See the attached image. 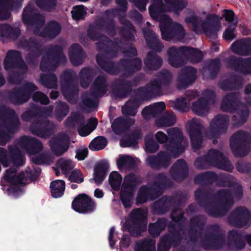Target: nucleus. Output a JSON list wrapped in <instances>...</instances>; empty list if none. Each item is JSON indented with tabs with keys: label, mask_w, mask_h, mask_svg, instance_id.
<instances>
[{
	"label": "nucleus",
	"mask_w": 251,
	"mask_h": 251,
	"mask_svg": "<svg viewBox=\"0 0 251 251\" xmlns=\"http://www.w3.org/2000/svg\"><path fill=\"white\" fill-rule=\"evenodd\" d=\"M151 0L149 10L152 18L160 22V28L164 40L169 41L173 37L178 40L183 39L185 32L183 26L179 23L173 22L167 15L163 14L164 12H170L176 15L188 5L187 0Z\"/></svg>",
	"instance_id": "f257e3e1"
},
{
	"label": "nucleus",
	"mask_w": 251,
	"mask_h": 251,
	"mask_svg": "<svg viewBox=\"0 0 251 251\" xmlns=\"http://www.w3.org/2000/svg\"><path fill=\"white\" fill-rule=\"evenodd\" d=\"M219 20V17L215 14L202 12L199 16L192 15L186 18L185 21L187 23L192 24L196 33H205L210 37L221 29V25L216 22Z\"/></svg>",
	"instance_id": "f03ea898"
},
{
	"label": "nucleus",
	"mask_w": 251,
	"mask_h": 251,
	"mask_svg": "<svg viewBox=\"0 0 251 251\" xmlns=\"http://www.w3.org/2000/svg\"><path fill=\"white\" fill-rule=\"evenodd\" d=\"M169 62L174 67H179L181 66L178 57L181 55L186 56L193 62L200 61L202 57L201 52L198 49H193L187 47L180 48H171L168 50Z\"/></svg>",
	"instance_id": "7ed1b4c3"
},
{
	"label": "nucleus",
	"mask_w": 251,
	"mask_h": 251,
	"mask_svg": "<svg viewBox=\"0 0 251 251\" xmlns=\"http://www.w3.org/2000/svg\"><path fill=\"white\" fill-rule=\"evenodd\" d=\"M137 184V179L134 175L126 176L124 180L121 191V198L125 207H129L132 203L133 191Z\"/></svg>",
	"instance_id": "20e7f679"
},
{
	"label": "nucleus",
	"mask_w": 251,
	"mask_h": 251,
	"mask_svg": "<svg viewBox=\"0 0 251 251\" xmlns=\"http://www.w3.org/2000/svg\"><path fill=\"white\" fill-rule=\"evenodd\" d=\"M169 139L171 140L172 145L167 150L171 152V155L176 157L181 153L187 146L186 141L183 139L181 132L178 129L171 128L168 131Z\"/></svg>",
	"instance_id": "39448f33"
},
{
	"label": "nucleus",
	"mask_w": 251,
	"mask_h": 251,
	"mask_svg": "<svg viewBox=\"0 0 251 251\" xmlns=\"http://www.w3.org/2000/svg\"><path fill=\"white\" fill-rule=\"evenodd\" d=\"M72 207L79 213H90L94 210L96 205L87 195L79 194L73 201Z\"/></svg>",
	"instance_id": "423d86ee"
},
{
	"label": "nucleus",
	"mask_w": 251,
	"mask_h": 251,
	"mask_svg": "<svg viewBox=\"0 0 251 251\" xmlns=\"http://www.w3.org/2000/svg\"><path fill=\"white\" fill-rule=\"evenodd\" d=\"M69 138L66 134H61L53 138L50 142V146L52 151L56 155H61L68 149Z\"/></svg>",
	"instance_id": "0eeeda50"
},
{
	"label": "nucleus",
	"mask_w": 251,
	"mask_h": 251,
	"mask_svg": "<svg viewBox=\"0 0 251 251\" xmlns=\"http://www.w3.org/2000/svg\"><path fill=\"white\" fill-rule=\"evenodd\" d=\"M228 121L227 117L225 116H217L211 122L210 124L211 129L207 135L209 136L212 134V136H216L218 133L224 131Z\"/></svg>",
	"instance_id": "6e6552de"
},
{
	"label": "nucleus",
	"mask_w": 251,
	"mask_h": 251,
	"mask_svg": "<svg viewBox=\"0 0 251 251\" xmlns=\"http://www.w3.org/2000/svg\"><path fill=\"white\" fill-rule=\"evenodd\" d=\"M233 52L242 55L251 54V40L249 39L237 40L232 46Z\"/></svg>",
	"instance_id": "1a4fd4ad"
},
{
	"label": "nucleus",
	"mask_w": 251,
	"mask_h": 251,
	"mask_svg": "<svg viewBox=\"0 0 251 251\" xmlns=\"http://www.w3.org/2000/svg\"><path fill=\"white\" fill-rule=\"evenodd\" d=\"M196 70L190 67L184 69L178 77V81L182 86H186L196 79Z\"/></svg>",
	"instance_id": "9d476101"
},
{
	"label": "nucleus",
	"mask_w": 251,
	"mask_h": 251,
	"mask_svg": "<svg viewBox=\"0 0 251 251\" xmlns=\"http://www.w3.org/2000/svg\"><path fill=\"white\" fill-rule=\"evenodd\" d=\"M205 99L201 98L192 104V109L197 115H203L209 109V99L210 98L207 95Z\"/></svg>",
	"instance_id": "9b49d317"
},
{
	"label": "nucleus",
	"mask_w": 251,
	"mask_h": 251,
	"mask_svg": "<svg viewBox=\"0 0 251 251\" xmlns=\"http://www.w3.org/2000/svg\"><path fill=\"white\" fill-rule=\"evenodd\" d=\"M134 123V120L133 119L119 117L114 120L112 125V127L114 132L118 134Z\"/></svg>",
	"instance_id": "f8f14e48"
},
{
	"label": "nucleus",
	"mask_w": 251,
	"mask_h": 251,
	"mask_svg": "<svg viewBox=\"0 0 251 251\" xmlns=\"http://www.w3.org/2000/svg\"><path fill=\"white\" fill-rule=\"evenodd\" d=\"M3 178L6 181L14 184H25L26 183L25 174L22 173L19 176H17L15 175V170L13 169L8 170Z\"/></svg>",
	"instance_id": "ddd939ff"
},
{
	"label": "nucleus",
	"mask_w": 251,
	"mask_h": 251,
	"mask_svg": "<svg viewBox=\"0 0 251 251\" xmlns=\"http://www.w3.org/2000/svg\"><path fill=\"white\" fill-rule=\"evenodd\" d=\"M165 108V103L163 102H160L146 107L142 111V114L145 119H148L151 116L160 113Z\"/></svg>",
	"instance_id": "4468645a"
},
{
	"label": "nucleus",
	"mask_w": 251,
	"mask_h": 251,
	"mask_svg": "<svg viewBox=\"0 0 251 251\" xmlns=\"http://www.w3.org/2000/svg\"><path fill=\"white\" fill-rule=\"evenodd\" d=\"M50 187L52 196L55 198H59L64 194L65 183L62 180H54L50 183Z\"/></svg>",
	"instance_id": "2eb2a0df"
},
{
	"label": "nucleus",
	"mask_w": 251,
	"mask_h": 251,
	"mask_svg": "<svg viewBox=\"0 0 251 251\" xmlns=\"http://www.w3.org/2000/svg\"><path fill=\"white\" fill-rule=\"evenodd\" d=\"M21 2L22 0H0V19L4 20L9 16V9L14 1Z\"/></svg>",
	"instance_id": "dca6fc26"
},
{
	"label": "nucleus",
	"mask_w": 251,
	"mask_h": 251,
	"mask_svg": "<svg viewBox=\"0 0 251 251\" xmlns=\"http://www.w3.org/2000/svg\"><path fill=\"white\" fill-rule=\"evenodd\" d=\"M82 49L77 44L73 45L69 49V55L72 63L75 66L81 64L82 61L79 58V55L81 52Z\"/></svg>",
	"instance_id": "f3484780"
},
{
	"label": "nucleus",
	"mask_w": 251,
	"mask_h": 251,
	"mask_svg": "<svg viewBox=\"0 0 251 251\" xmlns=\"http://www.w3.org/2000/svg\"><path fill=\"white\" fill-rule=\"evenodd\" d=\"M21 58V55L19 52L15 50L9 51L4 61L5 69L8 70L11 68Z\"/></svg>",
	"instance_id": "a211bd4d"
},
{
	"label": "nucleus",
	"mask_w": 251,
	"mask_h": 251,
	"mask_svg": "<svg viewBox=\"0 0 251 251\" xmlns=\"http://www.w3.org/2000/svg\"><path fill=\"white\" fill-rule=\"evenodd\" d=\"M98 122L96 118L91 119L86 126L80 125L78 131L81 136H86L93 131L97 126Z\"/></svg>",
	"instance_id": "6ab92c4d"
},
{
	"label": "nucleus",
	"mask_w": 251,
	"mask_h": 251,
	"mask_svg": "<svg viewBox=\"0 0 251 251\" xmlns=\"http://www.w3.org/2000/svg\"><path fill=\"white\" fill-rule=\"evenodd\" d=\"M37 15H34L33 8L30 4L25 8L23 14V20L26 25H30L33 22H38Z\"/></svg>",
	"instance_id": "aec40b11"
},
{
	"label": "nucleus",
	"mask_w": 251,
	"mask_h": 251,
	"mask_svg": "<svg viewBox=\"0 0 251 251\" xmlns=\"http://www.w3.org/2000/svg\"><path fill=\"white\" fill-rule=\"evenodd\" d=\"M162 60L159 56L151 52L148 54V58L146 60L145 64L151 69H156L162 64Z\"/></svg>",
	"instance_id": "412c9836"
},
{
	"label": "nucleus",
	"mask_w": 251,
	"mask_h": 251,
	"mask_svg": "<svg viewBox=\"0 0 251 251\" xmlns=\"http://www.w3.org/2000/svg\"><path fill=\"white\" fill-rule=\"evenodd\" d=\"M107 140L102 136H99L93 139L89 144V149L93 151L103 149L107 145Z\"/></svg>",
	"instance_id": "4be33fe9"
},
{
	"label": "nucleus",
	"mask_w": 251,
	"mask_h": 251,
	"mask_svg": "<svg viewBox=\"0 0 251 251\" xmlns=\"http://www.w3.org/2000/svg\"><path fill=\"white\" fill-rule=\"evenodd\" d=\"M139 104L137 100H129L122 107L123 114L134 116L137 112V108Z\"/></svg>",
	"instance_id": "5701e85b"
},
{
	"label": "nucleus",
	"mask_w": 251,
	"mask_h": 251,
	"mask_svg": "<svg viewBox=\"0 0 251 251\" xmlns=\"http://www.w3.org/2000/svg\"><path fill=\"white\" fill-rule=\"evenodd\" d=\"M60 31V27L59 24L55 22H51L49 25V35L46 33H39L37 30L35 31L36 34H39L44 36H49V37H54L56 36Z\"/></svg>",
	"instance_id": "b1692460"
},
{
	"label": "nucleus",
	"mask_w": 251,
	"mask_h": 251,
	"mask_svg": "<svg viewBox=\"0 0 251 251\" xmlns=\"http://www.w3.org/2000/svg\"><path fill=\"white\" fill-rule=\"evenodd\" d=\"M150 34L151 35V39L148 37V35L145 32L144 33L148 45L150 48L156 50H160L163 48L162 45L158 42V40L156 38V35L154 33L151 32Z\"/></svg>",
	"instance_id": "393cba45"
},
{
	"label": "nucleus",
	"mask_w": 251,
	"mask_h": 251,
	"mask_svg": "<svg viewBox=\"0 0 251 251\" xmlns=\"http://www.w3.org/2000/svg\"><path fill=\"white\" fill-rule=\"evenodd\" d=\"M176 121L175 115L172 113L167 114L161 120L156 121V124L159 126H168L174 125Z\"/></svg>",
	"instance_id": "a878e982"
},
{
	"label": "nucleus",
	"mask_w": 251,
	"mask_h": 251,
	"mask_svg": "<svg viewBox=\"0 0 251 251\" xmlns=\"http://www.w3.org/2000/svg\"><path fill=\"white\" fill-rule=\"evenodd\" d=\"M57 166L63 174H67L75 166V164L70 159L61 158L57 162Z\"/></svg>",
	"instance_id": "bb28decb"
},
{
	"label": "nucleus",
	"mask_w": 251,
	"mask_h": 251,
	"mask_svg": "<svg viewBox=\"0 0 251 251\" xmlns=\"http://www.w3.org/2000/svg\"><path fill=\"white\" fill-rule=\"evenodd\" d=\"M245 134L246 133L244 132L240 131L235 134L231 138L230 146L234 154L236 155L243 156L247 154L246 153L238 152L234 145L236 142H238L239 141L242 139L245 136Z\"/></svg>",
	"instance_id": "cd10ccee"
},
{
	"label": "nucleus",
	"mask_w": 251,
	"mask_h": 251,
	"mask_svg": "<svg viewBox=\"0 0 251 251\" xmlns=\"http://www.w3.org/2000/svg\"><path fill=\"white\" fill-rule=\"evenodd\" d=\"M122 177L117 172L114 171L110 173L109 177V182L111 187L115 190H117L121 185Z\"/></svg>",
	"instance_id": "c85d7f7f"
},
{
	"label": "nucleus",
	"mask_w": 251,
	"mask_h": 251,
	"mask_svg": "<svg viewBox=\"0 0 251 251\" xmlns=\"http://www.w3.org/2000/svg\"><path fill=\"white\" fill-rule=\"evenodd\" d=\"M165 227V221H158L154 224H151L149 226V232L153 236H158L161 230Z\"/></svg>",
	"instance_id": "c756f323"
},
{
	"label": "nucleus",
	"mask_w": 251,
	"mask_h": 251,
	"mask_svg": "<svg viewBox=\"0 0 251 251\" xmlns=\"http://www.w3.org/2000/svg\"><path fill=\"white\" fill-rule=\"evenodd\" d=\"M197 96V93L196 92H191L188 94L186 98L177 101L176 103L177 108L182 111L185 110L189 101Z\"/></svg>",
	"instance_id": "7c9ffc66"
},
{
	"label": "nucleus",
	"mask_w": 251,
	"mask_h": 251,
	"mask_svg": "<svg viewBox=\"0 0 251 251\" xmlns=\"http://www.w3.org/2000/svg\"><path fill=\"white\" fill-rule=\"evenodd\" d=\"M190 136L193 148L194 149L199 148L201 142V136L200 130L191 131Z\"/></svg>",
	"instance_id": "2f4dec72"
},
{
	"label": "nucleus",
	"mask_w": 251,
	"mask_h": 251,
	"mask_svg": "<svg viewBox=\"0 0 251 251\" xmlns=\"http://www.w3.org/2000/svg\"><path fill=\"white\" fill-rule=\"evenodd\" d=\"M30 143L31 149H27L26 150L30 156L36 154L42 149V145L41 142L35 139L30 138Z\"/></svg>",
	"instance_id": "473e14b6"
},
{
	"label": "nucleus",
	"mask_w": 251,
	"mask_h": 251,
	"mask_svg": "<svg viewBox=\"0 0 251 251\" xmlns=\"http://www.w3.org/2000/svg\"><path fill=\"white\" fill-rule=\"evenodd\" d=\"M56 0H36L37 5L41 8L50 10L56 4Z\"/></svg>",
	"instance_id": "72a5a7b5"
},
{
	"label": "nucleus",
	"mask_w": 251,
	"mask_h": 251,
	"mask_svg": "<svg viewBox=\"0 0 251 251\" xmlns=\"http://www.w3.org/2000/svg\"><path fill=\"white\" fill-rule=\"evenodd\" d=\"M69 179L72 182L80 183L84 181V176L80 170L75 169L71 173Z\"/></svg>",
	"instance_id": "f704fd0d"
},
{
	"label": "nucleus",
	"mask_w": 251,
	"mask_h": 251,
	"mask_svg": "<svg viewBox=\"0 0 251 251\" xmlns=\"http://www.w3.org/2000/svg\"><path fill=\"white\" fill-rule=\"evenodd\" d=\"M71 13L74 19L78 20L83 18L86 14V10L83 5H78L74 7Z\"/></svg>",
	"instance_id": "c9c22d12"
},
{
	"label": "nucleus",
	"mask_w": 251,
	"mask_h": 251,
	"mask_svg": "<svg viewBox=\"0 0 251 251\" xmlns=\"http://www.w3.org/2000/svg\"><path fill=\"white\" fill-rule=\"evenodd\" d=\"M236 22L231 24L229 26V27L224 32V37L226 40L230 42L236 37V35L234 33V30L236 26Z\"/></svg>",
	"instance_id": "e433bc0d"
},
{
	"label": "nucleus",
	"mask_w": 251,
	"mask_h": 251,
	"mask_svg": "<svg viewBox=\"0 0 251 251\" xmlns=\"http://www.w3.org/2000/svg\"><path fill=\"white\" fill-rule=\"evenodd\" d=\"M150 191L146 187H141L139 191L137 196V202L139 203H143L149 199V195Z\"/></svg>",
	"instance_id": "4c0bfd02"
},
{
	"label": "nucleus",
	"mask_w": 251,
	"mask_h": 251,
	"mask_svg": "<svg viewBox=\"0 0 251 251\" xmlns=\"http://www.w3.org/2000/svg\"><path fill=\"white\" fill-rule=\"evenodd\" d=\"M138 251H155V242L153 240L144 242Z\"/></svg>",
	"instance_id": "58836bf2"
},
{
	"label": "nucleus",
	"mask_w": 251,
	"mask_h": 251,
	"mask_svg": "<svg viewBox=\"0 0 251 251\" xmlns=\"http://www.w3.org/2000/svg\"><path fill=\"white\" fill-rule=\"evenodd\" d=\"M132 161V159L128 156H120L117 161V166L121 169L124 167L128 166Z\"/></svg>",
	"instance_id": "ea45409f"
},
{
	"label": "nucleus",
	"mask_w": 251,
	"mask_h": 251,
	"mask_svg": "<svg viewBox=\"0 0 251 251\" xmlns=\"http://www.w3.org/2000/svg\"><path fill=\"white\" fill-rule=\"evenodd\" d=\"M33 99L34 101L40 102L42 104H47L49 101L48 97L41 92H37L35 93Z\"/></svg>",
	"instance_id": "a19ab883"
},
{
	"label": "nucleus",
	"mask_w": 251,
	"mask_h": 251,
	"mask_svg": "<svg viewBox=\"0 0 251 251\" xmlns=\"http://www.w3.org/2000/svg\"><path fill=\"white\" fill-rule=\"evenodd\" d=\"M146 214V211L141 209H137L133 210L130 216L134 219H141L144 218Z\"/></svg>",
	"instance_id": "79ce46f5"
},
{
	"label": "nucleus",
	"mask_w": 251,
	"mask_h": 251,
	"mask_svg": "<svg viewBox=\"0 0 251 251\" xmlns=\"http://www.w3.org/2000/svg\"><path fill=\"white\" fill-rule=\"evenodd\" d=\"M104 167L103 168V172L100 171L99 169H96L94 176V181L97 184H100L104 178Z\"/></svg>",
	"instance_id": "37998d69"
},
{
	"label": "nucleus",
	"mask_w": 251,
	"mask_h": 251,
	"mask_svg": "<svg viewBox=\"0 0 251 251\" xmlns=\"http://www.w3.org/2000/svg\"><path fill=\"white\" fill-rule=\"evenodd\" d=\"M187 168L186 164L183 160H178L172 168V171L180 172Z\"/></svg>",
	"instance_id": "c03bdc74"
},
{
	"label": "nucleus",
	"mask_w": 251,
	"mask_h": 251,
	"mask_svg": "<svg viewBox=\"0 0 251 251\" xmlns=\"http://www.w3.org/2000/svg\"><path fill=\"white\" fill-rule=\"evenodd\" d=\"M140 10L145 11L149 0H130Z\"/></svg>",
	"instance_id": "a18cd8bd"
},
{
	"label": "nucleus",
	"mask_w": 251,
	"mask_h": 251,
	"mask_svg": "<svg viewBox=\"0 0 251 251\" xmlns=\"http://www.w3.org/2000/svg\"><path fill=\"white\" fill-rule=\"evenodd\" d=\"M13 29L6 25H0V37L8 35L12 33Z\"/></svg>",
	"instance_id": "49530a36"
},
{
	"label": "nucleus",
	"mask_w": 251,
	"mask_h": 251,
	"mask_svg": "<svg viewBox=\"0 0 251 251\" xmlns=\"http://www.w3.org/2000/svg\"><path fill=\"white\" fill-rule=\"evenodd\" d=\"M236 214L239 216L243 217L244 220L249 218L248 221L251 222V217L250 216V214L246 208L244 207H240L237 209Z\"/></svg>",
	"instance_id": "de8ad7c7"
},
{
	"label": "nucleus",
	"mask_w": 251,
	"mask_h": 251,
	"mask_svg": "<svg viewBox=\"0 0 251 251\" xmlns=\"http://www.w3.org/2000/svg\"><path fill=\"white\" fill-rule=\"evenodd\" d=\"M217 166L219 168L227 171H230L233 169V167L230 163L226 158H223L222 162L217 165Z\"/></svg>",
	"instance_id": "09e8293b"
},
{
	"label": "nucleus",
	"mask_w": 251,
	"mask_h": 251,
	"mask_svg": "<svg viewBox=\"0 0 251 251\" xmlns=\"http://www.w3.org/2000/svg\"><path fill=\"white\" fill-rule=\"evenodd\" d=\"M137 142L136 141H133L132 139H129L126 140V139H122L120 142V145L123 147H135L137 146Z\"/></svg>",
	"instance_id": "8fccbe9b"
},
{
	"label": "nucleus",
	"mask_w": 251,
	"mask_h": 251,
	"mask_svg": "<svg viewBox=\"0 0 251 251\" xmlns=\"http://www.w3.org/2000/svg\"><path fill=\"white\" fill-rule=\"evenodd\" d=\"M146 149L148 152H154L158 150V146L153 142H146Z\"/></svg>",
	"instance_id": "3c124183"
},
{
	"label": "nucleus",
	"mask_w": 251,
	"mask_h": 251,
	"mask_svg": "<svg viewBox=\"0 0 251 251\" xmlns=\"http://www.w3.org/2000/svg\"><path fill=\"white\" fill-rule=\"evenodd\" d=\"M88 150L87 148H82L78 150L76 154V157L79 160H83L87 156Z\"/></svg>",
	"instance_id": "603ef678"
},
{
	"label": "nucleus",
	"mask_w": 251,
	"mask_h": 251,
	"mask_svg": "<svg viewBox=\"0 0 251 251\" xmlns=\"http://www.w3.org/2000/svg\"><path fill=\"white\" fill-rule=\"evenodd\" d=\"M43 77H42V82L44 85L47 86V87L50 88H55L56 86V77L54 75H51L50 78V82H44Z\"/></svg>",
	"instance_id": "864d4df0"
},
{
	"label": "nucleus",
	"mask_w": 251,
	"mask_h": 251,
	"mask_svg": "<svg viewBox=\"0 0 251 251\" xmlns=\"http://www.w3.org/2000/svg\"><path fill=\"white\" fill-rule=\"evenodd\" d=\"M160 87V83L159 81H155L148 86L147 91L154 92L157 90Z\"/></svg>",
	"instance_id": "5fc2aeb1"
},
{
	"label": "nucleus",
	"mask_w": 251,
	"mask_h": 251,
	"mask_svg": "<svg viewBox=\"0 0 251 251\" xmlns=\"http://www.w3.org/2000/svg\"><path fill=\"white\" fill-rule=\"evenodd\" d=\"M223 17L225 18L226 21L232 22L233 21L234 13L232 11L225 10L224 11Z\"/></svg>",
	"instance_id": "6e6d98bb"
},
{
	"label": "nucleus",
	"mask_w": 251,
	"mask_h": 251,
	"mask_svg": "<svg viewBox=\"0 0 251 251\" xmlns=\"http://www.w3.org/2000/svg\"><path fill=\"white\" fill-rule=\"evenodd\" d=\"M156 139L159 143H162L168 140L166 135L161 131H158L156 133Z\"/></svg>",
	"instance_id": "4d7b16f0"
},
{
	"label": "nucleus",
	"mask_w": 251,
	"mask_h": 251,
	"mask_svg": "<svg viewBox=\"0 0 251 251\" xmlns=\"http://www.w3.org/2000/svg\"><path fill=\"white\" fill-rule=\"evenodd\" d=\"M229 96L226 97L223 100L221 108L224 111H228L229 105H231L230 102L229 101Z\"/></svg>",
	"instance_id": "13d9d810"
},
{
	"label": "nucleus",
	"mask_w": 251,
	"mask_h": 251,
	"mask_svg": "<svg viewBox=\"0 0 251 251\" xmlns=\"http://www.w3.org/2000/svg\"><path fill=\"white\" fill-rule=\"evenodd\" d=\"M84 104L90 108L93 107L96 105L95 99H92L91 98L84 99L83 100Z\"/></svg>",
	"instance_id": "bf43d9fd"
},
{
	"label": "nucleus",
	"mask_w": 251,
	"mask_h": 251,
	"mask_svg": "<svg viewBox=\"0 0 251 251\" xmlns=\"http://www.w3.org/2000/svg\"><path fill=\"white\" fill-rule=\"evenodd\" d=\"M251 58L245 59V60L239 59L236 61L237 63H238L239 65L243 66H246V67L250 66V65L251 64Z\"/></svg>",
	"instance_id": "052dcab7"
},
{
	"label": "nucleus",
	"mask_w": 251,
	"mask_h": 251,
	"mask_svg": "<svg viewBox=\"0 0 251 251\" xmlns=\"http://www.w3.org/2000/svg\"><path fill=\"white\" fill-rule=\"evenodd\" d=\"M33 132L35 134H36L39 136L45 138L49 135L50 131L49 130H46V131L38 130V131H33Z\"/></svg>",
	"instance_id": "680f3d73"
},
{
	"label": "nucleus",
	"mask_w": 251,
	"mask_h": 251,
	"mask_svg": "<svg viewBox=\"0 0 251 251\" xmlns=\"http://www.w3.org/2000/svg\"><path fill=\"white\" fill-rule=\"evenodd\" d=\"M105 78L104 77H99L97 78L95 81L96 85H97L99 88H101L104 85Z\"/></svg>",
	"instance_id": "e2e57ef3"
},
{
	"label": "nucleus",
	"mask_w": 251,
	"mask_h": 251,
	"mask_svg": "<svg viewBox=\"0 0 251 251\" xmlns=\"http://www.w3.org/2000/svg\"><path fill=\"white\" fill-rule=\"evenodd\" d=\"M117 4L122 7V10L126 11V0H116Z\"/></svg>",
	"instance_id": "0e129e2a"
},
{
	"label": "nucleus",
	"mask_w": 251,
	"mask_h": 251,
	"mask_svg": "<svg viewBox=\"0 0 251 251\" xmlns=\"http://www.w3.org/2000/svg\"><path fill=\"white\" fill-rule=\"evenodd\" d=\"M209 154L214 158H218L222 156L221 152L217 151L215 150H211L209 152Z\"/></svg>",
	"instance_id": "69168bd1"
},
{
	"label": "nucleus",
	"mask_w": 251,
	"mask_h": 251,
	"mask_svg": "<svg viewBox=\"0 0 251 251\" xmlns=\"http://www.w3.org/2000/svg\"><path fill=\"white\" fill-rule=\"evenodd\" d=\"M129 239L127 236H124L121 241V244L124 247H126L129 244Z\"/></svg>",
	"instance_id": "338daca9"
},
{
	"label": "nucleus",
	"mask_w": 251,
	"mask_h": 251,
	"mask_svg": "<svg viewBox=\"0 0 251 251\" xmlns=\"http://www.w3.org/2000/svg\"><path fill=\"white\" fill-rule=\"evenodd\" d=\"M166 243H160L158 245V251H168V249L166 247Z\"/></svg>",
	"instance_id": "774afa93"
}]
</instances>
